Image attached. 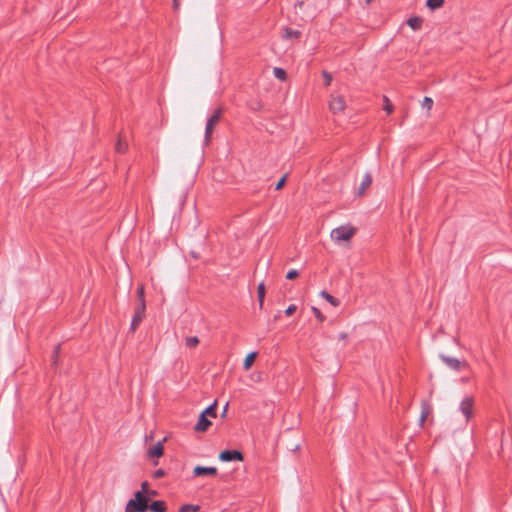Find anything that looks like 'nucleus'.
I'll return each instance as SVG.
<instances>
[{
	"mask_svg": "<svg viewBox=\"0 0 512 512\" xmlns=\"http://www.w3.org/2000/svg\"><path fill=\"white\" fill-rule=\"evenodd\" d=\"M297 310V306L295 304L289 305L284 311L286 316H292Z\"/></svg>",
	"mask_w": 512,
	"mask_h": 512,
	"instance_id": "nucleus-34",
	"label": "nucleus"
},
{
	"mask_svg": "<svg viewBox=\"0 0 512 512\" xmlns=\"http://www.w3.org/2000/svg\"><path fill=\"white\" fill-rule=\"evenodd\" d=\"M357 229L350 225L339 226L331 231V238L335 241H348L356 233Z\"/></svg>",
	"mask_w": 512,
	"mask_h": 512,
	"instance_id": "nucleus-2",
	"label": "nucleus"
},
{
	"mask_svg": "<svg viewBox=\"0 0 512 512\" xmlns=\"http://www.w3.org/2000/svg\"><path fill=\"white\" fill-rule=\"evenodd\" d=\"M173 5H174V8L177 9L179 7V1L173 0Z\"/></svg>",
	"mask_w": 512,
	"mask_h": 512,
	"instance_id": "nucleus-42",
	"label": "nucleus"
},
{
	"mask_svg": "<svg viewBox=\"0 0 512 512\" xmlns=\"http://www.w3.org/2000/svg\"><path fill=\"white\" fill-rule=\"evenodd\" d=\"M301 31L299 30H295V29H292L290 27H285L284 28V35L283 37L285 39H291V38H295V39H298L301 37Z\"/></svg>",
	"mask_w": 512,
	"mask_h": 512,
	"instance_id": "nucleus-17",
	"label": "nucleus"
},
{
	"mask_svg": "<svg viewBox=\"0 0 512 512\" xmlns=\"http://www.w3.org/2000/svg\"><path fill=\"white\" fill-rule=\"evenodd\" d=\"M312 312L318 321L324 322L326 320V317L322 314V312L317 307L313 306Z\"/></svg>",
	"mask_w": 512,
	"mask_h": 512,
	"instance_id": "nucleus-28",
	"label": "nucleus"
},
{
	"mask_svg": "<svg viewBox=\"0 0 512 512\" xmlns=\"http://www.w3.org/2000/svg\"><path fill=\"white\" fill-rule=\"evenodd\" d=\"M299 449V445H295V447L292 449L293 451H296Z\"/></svg>",
	"mask_w": 512,
	"mask_h": 512,
	"instance_id": "nucleus-46",
	"label": "nucleus"
},
{
	"mask_svg": "<svg viewBox=\"0 0 512 512\" xmlns=\"http://www.w3.org/2000/svg\"><path fill=\"white\" fill-rule=\"evenodd\" d=\"M444 2H445V0H427L426 1V6L430 10L434 11L436 9L441 8L444 5Z\"/></svg>",
	"mask_w": 512,
	"mask_h": 512,
	"instance_id": "nucleus-20",
	"label": "nucleus"
},
{
	"mask_svg": "<svg viewBox=\"0 0 512 512\" xmlns=\"http://www.w3.org/2000/svg\"><path fill=\"white\" fill-rule=\"evenodd\" d=\"M286 180H287V174H284L279 180L278 182L276 183L275 185V190H281L284 186H285V183H286Z\"/></svg>",
	"mask_w": 512,
	"mask_h": 512,
	"instance_id": "nucleus-32",
	"label": "nucleus"
},
{
	"mask_svg": "<svg viewBox=\"0 0 512 512\" xmlns=\"http://www.w3.org/2000/svg\"><path fill=\"white\" fill-rule=\"evenodd\" d=\"M145 311H146V302H139L134 313H139V315L145 317Z\"/></svg>",
	"mask_w": 512,
	"mask_h": 512,
	"instance_id": "nucleus-30",
	"label": "nucleus"
},
{
	"mask_svg": "<svg viewBox=\"0 0 512 512\" xmlns=\"http://www.w3.org/2000/svg\"><path fill=\"white\" fill-rule=\"evenodd\" d=\"M434 101L430 97H425L422 102V107L426 108L427 110H431L433 107Z\"/></svg>",
	"mask_w": 512,
	"mask_h": 512,
	"instance_id": "nucleus-29",
	"label": "nucleus"
},
{
	"mask_svg": "<svg viewBox=\"0 0 512 512\" xmlns=\"http://www.w3.org/2000/svg\"><path fill=\"white\" fill-rule=\"evenodd\" d=\"M429 412H430L429 407L427 405H423L422 411H421V415H420V419H419V422H420L421 426L423 425V423L427 419Z\"/></svg>",
	"mask_w": 512,
	"mask_h": 512,
	"instance_id": "nucleus-27",
	"label": "nucleus"
},
{
	"mask_svg": "<svg viewBox=\"0 0 512 512\" xmlns=\"http://www.w3.org/2000/svg\"><path fill=\"white\" fill-rule=\"evenodd\" d=\"M165 440H166V438H164L161 441H158L155 445L150 447L148 449V451H147L148 457L158 459L161 456H163V454H164V445H163V443H164Z\"/></svg>",
	"mask_w": 512,
	"mask_h": 512,
	"instance_id": "nucleus-10",
	"label": "nucleus"
},
{
	"mask_svg": "<svg viewBox=\"0 0 512 512\" xmlns=\"http://www.w3.org/2000/svg\"><path fill=\"white\" fill-rule=\"evenodd\" d=\"M200 510L199 505L184 504L179 508V512H198Z\"/></svg>",
	"mask_w": 512,
	"mask_h": 512,
	"instance_id": "nucleus-22",
	"label": "nucleus"
},
{
	"mask_svg": "<svg viewBox=\"0 0 512 512\" xmlns=\"http://www.w3.org/2000/svg\"><path fill=\"white\" fill-rule=\"evenodd\" d=\"M127 147H128L127 143L122 142L121 138H119L117 143L115 144V150L118 153H124L127 150Z\"/></svg>",
	"mask_w": 512,
	"mask_h": 512,
	"instance_id": "nucleus-26",
	"label": "nucleus"
},
{
	"mask_svg": "<svg viewBox=\"0 0 512 512\" xmlns=\"http://www.w3.org/2000/svg\"><path fill=\"white\" fill-rule=\"evenodd\" d=\"M191 255H192V257H194L196 259L198 258V255L195 252H191Z\"/></svg>",
	"mask_w": 512,
	"mask_h": 512,
	"instance_id": "nucleus-45",
	"label": "nucleus"
},
{
	"mask_svg": "<svg viewBox=\"0 0 512 512\" xmlns=\"http://www.w3.org/2000/svg\"><path fill=\"white\" fill-rule=\"evenodd\" d=\"M222 114H223V109L218 108L208 118L207 123H206V128H205V136H204L206 145L209 144L213 130H214L215 126L219 123Z\"/></svg>",
	"mask_w": 512,
	"mask_h": 512,
	"instance_id": "nucleus-3",
	"label": "nucleus"
},
{
	"mask_svg": "<svg viewBox=\"0 0 512 512\" xmlns=\"http://www.w3.org/2000/svg\"><path fill=\"white\" fill-rule=\"evenodd\" d=\"M201 414H205L207 417L216 418L217 416V400H215L212 404H210L207 408H205Z\"/></svg>",
	"mask_w": 512,
	"mask_h": 512,
	"instance_id": "nucleus-16",
	"label": "nucleus"
},
{
	"mask_svg": "<svg viewBox=\"0 0 512 512\" xmlns=\"http://www.w3.org/2000/svg\"><path fill=\"white\" fill-rule=\"evenodd\" d=\"M219 460L222 462L243 461L244 454L237 449H226L220 452Z\"/></svg>",
	"mask_w": 512,
	"mask_h": 512,
	"instance_id": "nucleus-4",
	"label": "nucleus"
},
{
	"mask_svg": "<svg viewBox=\"0 0 512 512\" xmlns=\"http://www.w3.org/2000/svg\"><path fill=\"white\" fill-rule=\"evenodd\" d=\"M273 73L278 80L285 81L287 79V72L283 68L275 67Z\"/></svg>",
	"mask_w": 512,
	"mask_h": 512,
	"instance_id": "nucleus-21",
	"label": "nucleus"
},
{
	"mask_svg": "<svg viewBox=\"0 0 512 512\" xmlns=\"http://www.w3.org/2000/svg\"><path fill=\"white\" fill-rule=\"evenodd\" d=\"M125 512H127V506L125 507Z\"/></svg>",
	"mask_w": 512,
	"mask_h": 512,
	"instance_id": "nucleus-48",
	"label": "nucleus"
},
{
	"mask_svg": "<svg viewBox=\"0 0 512 512\" xmlns=\"http://www.w3.org/2000/svg\"><path fill=\"white\" fill-rule=\"evenodd\" d=\"M320 296L322 298H324L326 301H328L334 307H337L340 305V301L337 298H335L334 296H332L331 294H329L326 290H322L320 292Z\"/></svg>",
	"mask_w": 512,
	"mask_h": 512,
	"instance_id": "nucleus-18",
	"label": "nucleus"
},
{
	"mask_svg": "<svg viewBox=\"0 0 512 512\" xmlns=\"http://www.w3.org/2000/svg\"><path fill=\"white\" fill-rule=\"evenodd\" d=\"M211 425H212V422L208 419V417L205 416V414L200 413L197 423L194 426V430L196 432L204 433L209 429V427Z\"/></svg>",
	"mask_w": 512,
	"mask_h": 512,
	"instance_id": "nucleus-9",
	"label": "nucleus"
},
{
	"mask_svg": "<svg viewBox=\"0 0 512 512\" xmlns=\"http://www.w3.org/2000/svg\"><path fill=\"white\" fill-rule=\"evenodd\" d=\"M165 475H166L165 470L160 468V469L155 470L153 472L152 476H153L154 479H160V478L164 477Z\"/></svg>",
	"mask_w": 512,
	"mask_h": 512,
	"instance_id": "nucleus-35",
	"label": "nucleus"
},
{
	"mask_svg": "<svg viewBox=\"0 0 512 512\" xmlns=\"http://www.w3.org/2000/svg\"><path fill=\"white\" fill-rule=\"evenodd\" d=\"M367 4L371 3L372 0H365Z\"/></svg>",
	"mask_w": 512,
	"mask_h": 512,
	"instance_id": "nucleus-47",
	"label": "nucleus"
},
{
	"mask_svg": "<svg viewBox=\"0 0 512 512\" xmlns=\"http://www.w3.org/2000/svg\"><path fill=\"white\" fill-rule=\"evenodd\" d=\"M281 317V311H278V313L274 316V320L277 321Z\"/></svg>",
	"mask_w": 512,
	"mask_h": 512,
	"instance_id": "nucleus-43",
	"label": "nucleus"
},
{
	"mask_svg": "<svg viewBox=\"0 0 512 512\" xmlns=\"http://www.w3.org/2000/svg\"><path fill=\"white\" fill-rule=\"evenodd\" d=\"M199 338L197 336H190L185 338V344L188 348H195L199 344Z\"/></svg>",
	"mask_w": 512,
	"mask_h": 512,
	"instance_id": "nucleus-23",
	"label": "nucleus"
},
{
	"mask_svg": "<svg viewBox=\"0 0 512 512\" xmlns=\"http://www.w3.org/2000/svg\"><path fill=\"white\" fill-rule=\"evenodd\" d=\"M149 502L148 495L143 494V491H136L134 498L130 499L126 504L127 512H147Z\"/></svg>",
	"mask_w": 512,
	"mask_h": 512,
	"instance_id": "nucleus-1",
	"label": "nucleus"
},
{
	"mask_svg": "<svg viewBox=\"0 0 512 512\" xmlns=\"http://www.w3.org/2000/svg\"><path fill=\"white\" fill-rule=\"evenodd\" d=\"M146 495H148V497H149V498H150V497H155V496H157V495H158V492H157L156 490H151V489H150V490L147 492V494H146Z\"/></svg>",
	"mask_w": 512,
	"mask_h": 512,
	"instance_id": "nucleus-41",
	"label": "nucleus"
},
{
	"mask_svg": "<svg viewBox=\"0 0 512 512\" xmlns=\"http://www.w3.org/2000/svg\"><path fill=\"white\" fill-rule=\"evenodd\" d=\"M407 24L414 31L420 30L423 24V18L420 16L410 17L407 20Z\"/></svg>",
	"mask_w": 512,
	"mask_h": 512,
	"instance_id": "nucleus-13",
	"label": "nucleus"
},
{
	"mask_svg": "<svg viewBox=\"0 0 512 512\" xmlns=\"http://www.w3.org/2000/svg\"><path fill=\"white\" fill-rule=\"evenodd\" d=\"M372 175L370 173H366L362 179V182L360 183L356 196L361 197L365 194L366 190L371 186L372 184Z\"/></svg>",
	"mask_w": 512,
	"mask_h": 512,
	"instance_id": "nucleus-11",
	"label": "nucleus"
},
{
	"mask_svg": "<svg viewBox=\"0 0 512 512\" xmlns=\"http://www.w3.org/2000/svg\"><path fill=\"white\" fill-rule=\"evenodd\" d=\"M228 405H229V403L227 402V403L225 404V406L223 407V411H222V413H221V417H222V418L226 417V415H227Z\"/></svg>",
	"mask_w": 512,
	"mask_h": 512,
	"instance_id": "nucleus-40",
	"label": "nucleus"
},
{
	"mask_svg": "<svg viewBox=\"0 0 512 512\" xmlns=\"http://www.w3.org/2000/svg\"><path fill=\"white\" fill-rule=\"evenodd\" d=\"M257 356H258V352H256V351L250 352L246 355L244 362H243V369L245 371H248L252 367Z\"/></svg>",
	"mask_w": 512,
	"mask_h": 512,
	"instance_id": "nucleus-14",
	"label": "nucleus"
},
{
	"mask_svg": "<svg viewBox=\"0 0 512 512\" xmlns=\"http://www.w3.org/2000/svg\"><path fill=\"white\" fill-rule=\"evenodd\" d=\"M440 359L452 370L454 371H462L469 367L466 361H461L457 358L447 356L444 354L440 355Z\"/></svg>",
	"mask_w": 512,
	"mask_h": 512,
	"instance_id": "nucleus-5",
	"label": "nucleus"
},
{
	"mask_svg": "<svg viewBox=\"0 0 512 512\" xmlns=\"http://www.w3.org/2000/svg\"><path fill=\"white\" fill-rule=\"evenodd\" d=\"M137 297L139 302H145V291L143 285L138 286Z\"/></svg>",
	"mask_w": 512,
	"mask_h": 512,
	"instance_id": "nucleus-31",
	"label": "nucleus"
},
{
	"mask_svg": "<svg viewBox=\"0 0 512 512\" xmlns=\"http://www.w3.org/2000/svg\"><path fill=\"white\" fill-rule=\"evenodd\" d=\"M218 474V470L216 467H205V466H195L193 469L194 477L200 476H216Z\"/></svg>",
	"mask_w": 512,
	"mask_h": 512,
	"instance_id": "nucleus-8",
	"label": "nucleus"
},
{
	"mask_svg": "<svg viewBox=\"0 0 512 512\" xmlns=\"http://www.w3.org/2000/svg\"><path fill=\"white\" fill-rule=\"evenodd\" d=\"M322 75H323V77L325 79V86H329L331 84V81H332L331 74L328 73L327 71H323Z\"/></svg>",
	"mask_w": 512,
	"mask_h": 512,
	"instance_id": "nucleus-36",
	"label": "nucleus"
},
{
	"mask_svg": "<svg viewBox=\"0 0 512 512\" xmlns=\"http://www.w3.org/2000/svg\"><path fill=\"white\" fill-rule=\"evenodd\" d=\"M345 107V100L341 95L333 96L329 102V108L334 114L344 111Z\"/></svg>",
	"mask_w": 512,
	"mask_h": 512,
	"instance_id": "nucleus-7",
	"label": "nucleus"
},
{
	"mask_svg": "<svg viewBox=\"0 0 512 512\" xmlns=\"http://www.w3.org/2000/svg\"><path fill=\"white\" fill-rule=\"evenodd\" d=\"M145 317L139 315V313H134L131 324H130V331L135 332L138 328L139 324L143 321Z\"/></svg>",
	"mask_w": 512,
	"mask_h": 512,
	"instance_id": "nucleus-19",
	"label": "nucleus"
},
{
	"mask_svg": "<svg viewBox=\"0 0 512 512\" xmlns=\"http://www.w3.org/2000/svg\"><path fill=\"white\" fill-rule=\"evenodd\" d=\"M383 101H384L383 109L388 114H391L393 112V110H394L393 104L391 103V101L389 100V98L387 96H383Z\"/></svg>",
	"mask_w": 512,
	"mask_h": 512,
	"instance_id": "nucleus-25",
	"label": "nucleus"
},
{
	"mask_svg": "<svg viewBox=\"0 0 512 512\" xmlns=\"http://www.w3.org/2000/svg\"><path fill=\"white\" fill-rule=\"evenodd\" d=\"M60 344H57L52 352L51 359H52V365L57 366L58 365V359H59V353H60Z\"/></svg>",
	"mask_w": 512,
	"mask_h": 512,
	"instance_id": "nucleus-24",
	"label": "nucleus"
},
{
	"mask_svg": "<svg viewBox=\"0 0 512 512\" xmlns=\"http://www.w3.org/2000/svg\"><path fill=\"white\" fill-rule=\"evenodd\" d=\"M339 339H340V340H343L344 342H346V341H347V339H348V334H347L346 332H342V333H340V334H339Z\"/></svg>",
	"mask_w": 512,
	"mask_h": 512,
	"instance_id": "nucleus-39",
	"label": "nucleus"
},
{
	"mask_svg": "<svg viewBox=\"0 0 512 512\" xmlns=\"http://www.w3.org/2000/svg\"><path fill=\"white\" fill-rule=\"evenodd\" d=\"M265 296H266V286H265L264 282H261L257 286V297H258L260 309H263Z\"/></svg>",
	"mask_w": 512,
	"mask_h": 512,
	"instance_id": "nucleus-15",
	"label": "nucleus"
},
{
	"mask_svg": "<svg viewBox=\"0 0 512 512\" xmlns=\"http://www.w3.org/2000/svg\"><path fill=\"white\" fill-rule=\"evenodd\" d=\"M148 487H149L148 482L144 481L141 484V490L140 491H143V494H147V492L150 490Z\"/></svg>",
	"mask_w": 512,
	"mask_h": 512,
	"instance_id": "nucleus-38",
	"label": "nucleus"
},
{
	"mask_svg": "<svg viewBox=\"0 0 512 512\" xmlns=\"http://www.w3.org/2000/svg\"><path fill=\"white\" fill-rule=\"evenodd\" d=\"M299 276V272L295 269H291L286 274V279L288 280H294Z\"/></svg>",
	"mask_w": 512,
	"mask_h": 512,
	"instance_id": "nucleus-33",
	"label": "nucleus"
},
{
	"mask_svg": "<svg viewBox=\"0 0 512 512\" xmlns=\"http://www.w3.org/2000/svg\"><path fill=\"white\" fill-rule=\"evenodd\" d=\"M307 0H297L294 4L296 10H302Z\"/></svg>",
	"mask_w": 512,
	"mask_h": 512,
	"instance_id": "nucleus-37",
	"label": "nucleus"
},
{
	"mask_svg": "<svg viewBox=\"0 0 512 512\" xmlns=\"http://www.w3.org/2000/svg\"><path fill=\"white\" fill-rule=\"evenodd\" d=\"M147 511H150V512H166L167 511L166 502L163 501V500L152 501L148 505Z\"/></svg>",
	"mask_w": 512,
	"mask_h": 512,
	"instance_id": "nucleus-12",
	"label": "nucleus"
},
{
	"mask_svg": "<svg viewBox=\"0 0 512 512\" xmlns=\"http://www.w3.org/2000/svg\"><path fill=\"white\" fill-rule=\"evenodd\" d=\"M0 512H7V509L4 505L0 506Z\"/></svg>",
	"mask_w": 512,
	"mask_h": 512,
	"instance_id": "nucleus-44",
	"label": "nucleus"
},
{
	"mask_svg": "<svg viewBox=\"0 0 512 512\" xmlns=\"http://www.w3.org/2000/svg\"><path fill=\"white\" fill-rule=\"evenodd\" d=\"M474 399L472 397L464 398L460 403V411L464 414L466 420H470L473 415Z\"/></svg>",
	"mask_w": 512,
	"mask_h": 512,
	"instance_id": "nucleus-6",
	"label": "nucleus"
}]
</instances>
